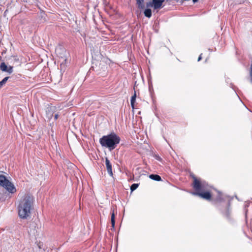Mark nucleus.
<instances>
[{
    "instance_id": "f257e3e1",
    "label": "nucleus",
    "mask_w": 252,
    "mask_h": 252,
    "mask_svg": "<svg viewBox=\"0 0 252 252\" xmlns=\"http://www.w3.org/2000/svg\"><path fill=\"white\" fill-rule=\"evenodd\" d=\"M33 203L34 198L30 194H26L21 198L18 205V215L21 219H27L30 216Z\"/></svg>"
},
{
    "instance_id": "f03ea898",
    "label": "nucleus",
    "mask_w": 252,
    "mask_h": 252,
    "mask_svg": "<svg viewBox=\"0 0 252 252\" xmlns=\"http://www.w3.org/2000/svg\"><path fill=\"white\" fill-rule=\"evenodd\" d=\"M120 137L115 132H112L99 139V143L102 147L108 148L110 151L115 149L120 143Z\"/></svg>"
},
{
    "instance_id": "7ed1b4c3",
    "label": "nucleus",
    "mask_w": 252,
    "mask_h": 252,
    "mask_svg": "<svg viewBox=\"0 0 252 252\" xmlns=\"http://www.w3.org/2000/svg\"><path fill=\"white\" fill-rule=\"evenodd\" d=\"M193 188L196 192H192V194L198 195L206 200H210L211 195L209 192V187L205 183H201L196 178L193 177Z\"/></svg>"
},
{
    "instance_id": "20e7f679",
    "label": "nucleus",
    "mask_w": 252,
    "mask_h": 252,
    "mask_svg": "<svg viewBox=\"0 0 252 252\" xmlns=\"http://www.w3.org/2000/svg\"><path fill=\"white\" fill-rule=\"evenodd\" d=\"M0 186L4 188L9 193H15L17 189L13 184L3 175H0Z\"/></svg>"
},
{
    "instance_id": "39448f33",
    "label": "nucleus",
    "mask_w": 252,
    "mask_h": 252,
    "mask_svg": "<svg viewBox=\"0 0 252 252\" xmlns=\"http://www.w3.org/2000/svg\"><path fill=\"white\" fill-rule=\"evenodd\" d=\"M165 0H152V3L154 5V9L155 10L159 9L163 7V3Z\"/></svg>"
},
{
    "instance_id": "423d86ee",
    "label": "nucleus",
    "mask_w": 252,
    "mask_h": 252,
    "mask_svg": "<svg viewBox=\"0 0 252 252\" xmlns=\"http://www.w3.org/2000/svg\"><path fill=\"white\" fill-rule=\"evenodd\" d=\"M105 164L108 174L111 177H113V174L112 172V164L107 158H105Z\"/></svg>"
},
{
    "instance_id": "0eeeda50",
    "label": "nucleus",
    "mask_w": 252,
    "mask_h": 252,
    "mask_svg": "<svg viewBox=\"0 0 252 252\" xmlns=\"http://www.w3.org/2000/svg\"><path fill=\"white\" fill-rule=\"evenodd\" d=\"M149 177L150 179L155 181H160L161 180V177L159 175L156 174H151L149 176Z\"/></svg>"
},
{
    "instance_id": "6e6552de",
    "label": "nucleus",
    "mask_w": 252,
    "mask_h": 252,
    "mask_svg": "<svg viewBox=\"0 0 252 252\" xmlns=\"http://www.w3.org/2000/svg\"><path fill=\"white\" fill-rule=\"evenodd\" d=\"M136 97V92H134V94L132 96V97L131 98V100H130V104H131V107L133 109H134V103L135 102Z\"/></svg>"
},
{
    "instance_id": "1a4fd4ad",
    "label": "nucleus",
    "mask_w": 252,
    "mask_h": 252,
    "mask_svg": "<svg viewBox=\"0 0 252 252\" xmlns=\"http://www.w3.org/2000/svg\"><path fill=\"white\" fill-rule=\"evenodd\" d=\"M138 7L139 9H143L145 6L143 4L144 0H136Z\"/></svg>"
},
{
    "instance_id": "9d476101",
    "label": "nucleus",
    "mask_w": 252,
    "mask_h": 252,
    "mask_svg": "<svg viewBox=\"0 0 252 252\" xmlns=\"http://www.w3.org/2000/svg\"><path fill=\"white\" fill-rule=\"evenodd\" d=\"M145 16L148 18H150L152 16V11L149 8H147L144 11Z\"/></svg>"
},
{
    "instance_id": "9b49d317",
    "label": "nucleus",
    "mask_w": 252,
    "mask_h": 252,
    "mask_svg": "<svg viewBox=\"0 0 252 252\" xmlns=\"http://www.w3.org/2000/svg\"><path fill=\"white\" fill-rule=\"evenodd\" d=\"M111 222L112 224V226L114 228L115 226V214L114 211H113L112 213L111 214Z\"/></svg>"
},
{
    "instance_id": "f8f14e48",
    "label": "nucleus",
    "mask_w": 252,
    "mask_h": 252,
    "mask_svg": "<svg viewBox=\"0 0 252 252\" xmlns=\"http://www.w3.org/2000/svg\"><path fill=\"white\" fill-rule=\"evenodd\" d=\"M0 68L2 71H6L7 66L4 63H2L0 65Z\"/></svg>"
},
{
    "instance_id": "ddd939ff",
    "label": "nucleus",
    "mask_w": 252,
    "mask_h": 252,
    "mask_svg": "<svg viewBox=\"0 0 252 252\" xmlns=\"http://www.w3.org/2000/svg\"><path fill=\"white\" fill-rule=\"evenodd\" d=\"M8 78V77H5L0 82V89L6 83Z\"/></svg>"
},
{
    "instance_id": "4468645a",
    "label": "nucleus",
    "mask_w": 252,
    "mask_h": 252,
    "mask_svg": "<svg viewBox=\"0 0 252 252\" xmlns=\"http://www.w3.org/2000/svg\"><path fill=\"white\" fill-rule=\"evenodd\" d=\"M138 187V184H133L130 187V189L132 191L135 190Z\"/></svg>"
},
{
    "instance_id": "2eb2a0df",
    "label": "nucleus",
    "mask_w": 252,
    "mask_h": 252,
    "mask_svg": "<svg viewBox=\"0 0 252 252\" xmlns=\"http://www.w3.org/2000/svg\"><path fill=\"white\" fill-rule=\"evenodd\" d=\"M146 7L148 8L150 7H152L154 8V5H153L152 1L147 2L146 4Z\"/></svg>"
},
{
    "instance_id": "dca6fc26",
    "label": "nucleus",
    "mask_w": 252,
    "mask_h": 252,
    "mask_svg": "<svg viewBox=\"0 0 252 252\" xmlns=\"http://www.w3.org/2000/svg\"><path fill=\"white\" fill-rule=\"evenodd\" d=\"M13 71V67L12 66H9L7 68V71L6 72H8L9 73H11Z\"/></svg>"
},
{
    "instance_id": "f3484780",
    "label": "nucleus",
    "mask_w": 252,
    "mask_h": 252,
    "mask_svg": "<svg viewBox=\"0 0 252 252\" xmlns=\"http://www.w3.org/2000/svg\"><path fill=\"white\" fill-rule=\"evenodd\" d=\"M250 78H251V82L252 83V63L251 65V70L250 72Z\"/></svg>"
},
{
    "instance_id": "a211bd4d",
    "label": "nucleus",
    "mask_w": 252,
    "mask_h": 252,
    "mask_svg": "<svg viewBox=\"0 0 252 252\" xmlns=\"http://www.w3.org/2000/svg\"><path fill=\"white\" fill-rule=\"evenodd\" d=\"M154 157H155V158L156 159H157V160H159V161L161 160V158H160L158 155H155L154 156Z\"/></svg>"
},
{
    "instance_id": "6ab92c4d",
    "label": "nucleus",
    "mask_w": 252,
    "mask_h": 252,
    "mask_svg": "<svg viewBox=\"0 0 252 252\" xmlns=\"http://www.w3.org/2000/svg\"><path fill=\"white\" fill-rule=\"evenodd\" d=\"M4 200L5 198L4 197V195L0 192V200L3 201Z\"/></svg>"
},
{
    "instance_id": "aec40b11",
    "label": "nucleus",
    "mask_w": 252,
    "mask_h": 252,
    "mask_svg": "<svg viewBox=\"0 0 252 252\" xmlns=\"http://www.w3.org/2000/svg\"><path fill=\"white\" fill-rule=\"evenodd\" d=\"M225 215L226 216H228V215H229V208H228L226 209V211L225 213Z\"/></svg>"
},
{
    "instance_id": "412c9836",
    "label": "nucleus",
    "mask_w": 252,
    "mask_h": 252,
    "mask_svg": "<svg viewBox=\"0 0 252 252\" xmlns=\"http://www.w3.org/2000/svg\"><path fill=\"white\" fill-rule=\"evenodd\" d=\"M201 56H202V54H201L200 55V56H199V57H198V60H197V61H198V62H199V61H200L201 60V59H202V57H201Z\"/></svg>"
},
{
    "instance_id": "4be33fe9",
    "label": "nucleus",
    "mask_w": 252,
    "mask_h": 252,
    "mask_svg": "<svg viewBox=\"0 0 252 252\" xmlns=\"http://www.w3.org/2000/svg\"><path fill=\"white\" fill-rule=\"evenodd\" d=\"M54 117H55V119L57 120L58 118V115L55 114Z\"/></svg>"
},
{
    "instance_id": "5701e85b",
    "label": "nucleus",
    "mask_w": 252,
    "mask_h": 252,
    "mask_svg": "<svg viewBox=\"0 0 252 252\" xmlns=\"http://www.w3.org/2000/svg\"><path fill=\"white\" fill-rule=\"evenodd\" d=\"M198 0H192V1L193 2V3H196V2L198 1Z\"/></svg>"
},
{
    "instance_id": "b1692460",
    "label": "nucleus",
    "mask_w": 252,
    "mask_h": 252,
    "mask_svg": "<svg viewBox=\"0 0 252 252\" xmlns=\"http://www.w3.org/2000/svg\"><path fill=\"white\" fill-rule=\"evenodd\" d=\"M217 200H220V197H219L217 198Z\"/></svg>"
}]
</instances>
